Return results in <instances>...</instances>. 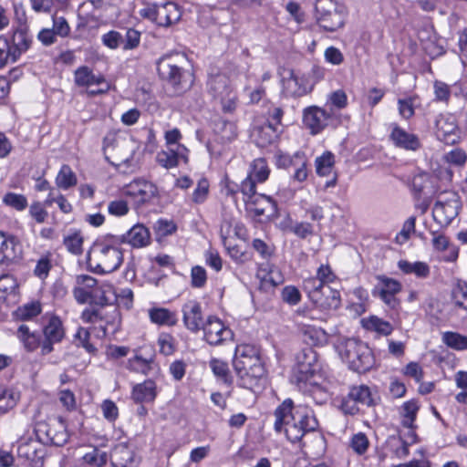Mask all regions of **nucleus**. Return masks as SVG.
Listing matches in <instances>:
<instances>
[{"label":"nucleus","instance_id":"nucleus-18","mask_svg":"<svg viewBox=\"0 0 467 467\" xmlns=\"http://www.w3.org/2000/svg\"><path fill=\"white\" fill-rule=\"evenodd\" d=\"M331 114L317 106H309L303 110V123L311 134L320 133L329 123Z\"/></svg>","mask_w":467,"mask_h":467},{"label":"nucleus","instance_id":"nucleus-25","mask_svg":"<svg viewBox=\"0 0 467 467\" xmlns=\"http://www.w3.org/2000/svg\"><path fill=\"white\" fill-rule=\"evenodd\" d=\"M298 330L305 343L310 346H323L327 342L325 330L312 325L298 323Z\"/></svg>","mask_w":467,"mask_h":467},{"label":"nucleus","instance_id":"nucleus-39","mask_svg":"<svg viewBox=\"0 0 467 467\" xmlns=\"http://www.w3.org/2000/svg\"><path fill=\"white\" fill-rule=\"evenodd\" d=\"M83 236L78 230H70L64 236V245L67 250L73 254H81L83 252Z\"/></svg>","mask_w":467,"mask_h":467},{"label":"nucleus","instance_id":"nucleus-29","mask_svg":"<svg viewBox=\"0 0 467 467\" xmlns=\"http://www.w3.org/2000/svg\"><path fill=\"white\" fill-rule=\"evenodd\" d=\"M100 314L101 317H99V323H101L100 328L103 336H106L109 330L112 333L116 332L120 324V316L118 308L114 306L109 307L101 306Z\"/></svg>","mask_w":467,"mask_h":467},{"label":"nucleus","instance_id":"nucleus-58","mask_svg":"<svg viewBox=\"0 0 467 467\" xmlns=\"http://www.w3.org/2000/svg\"><path fill=\"white\" fill-rule=\"evenodd\" d=\"M431 183V178L427 172H419L415 174L411 180V189L417 194H420L428 189L429 184Z\"/></svg>","mask_w":467,"mask_h":467},{"label":"nucleus","instance_id":"nucleus-40","mask_svg":"<svg viewBox=\"0 0 467 467\" xmlns=\"http://www.w3.org/2000/svg\"><path fill=\"white\" fill-rule=\"evenodd\" d=\"M77 182L78 179L72 169L67 164L62 165L56 177L57 186L62 190H68L75 186Z\"/></svg>","mask_w":467,"mask_h":467},{"label":"nucleus","instance_id":"nucleus-5","mask_svg":"<svg viewBox=\"0 0 467 467\" xmlns=\"http://www.w3.org/2000/svg\"><path fill=\"white\" fill-rule=\"evenodd\" d=\"M182 60V57L179 55H168L161 57L157 62L159 76L180 89L190 86L192 82V75L180 66Z\"/></svg>","mask_w":467,"mask_h":467},{"label":"nucleus","instance_id":"nucleus-24","mask_svg":"<svg viewBox=\"0 0 467 467\" xmlns=\"http://www.w3.org/2000/svg\"><path fill=\"white\" fill-rule=\"evenodd\" d=\"M95 285V278L88 275L77 276V285L73 289L74 298L79 304L89 303Z\"/></svg>","mask_w":467,"mask_h":467},{"label":"nucleus","instance_id":"nucleus-13","mask_svg":"<svg viewBox=\"0 0 467 467\" xmlns=\"http://www.w3.org/2000/svg\"><path fill=\"white\" fill-rule=\"evenodd\" d=\"M121 192L124 196L131 199L136 208L151 202L158 194L157 187L153 183L140 179L125 185Z\"/></svg>","mask_w":467,"mask_h":467},{"label":"nucleus","instance_id":"nucleus-12","mask_svg":"<svg viewBox=\"0 0 467 467\" xmlns=\"http://www.w3.org/2000/svg\"><path fill=\"white\" fill-rule=\"evenodd\" d=\"M319 368L317 352L311 348H306L296 355L292 380L297 384L309 381L319 371Z\"/></svg>","mask_w":467,"mask_h":467},{"label":"nucleus","instance_id":"nucleus-56","mask_svg":"<svg viewBox=\"0 0 467 467\" xmlns=\"http://www.w3.org/2000/svg\"><path fill=\"white\" fill-rule=\"evenodd\" d=\"M210 367L216 377L222 379L224 383L231 382L230 371L226 362L220 359H212Z\"/></svg>","mask_w":467,"mask_h":467},{"label":"nucleus","instance_id":"nucleus-6","mask_svg":"<svg viewBox=\"0 0 467 467\" xmlns=\"http://www.w3.org/2000/svg\"><path fill=\"white\" fill-rule=\"evenodd\" d=\"M462 209L461 197L455 192H443L437 196L432 208L433 220L441 227H448Z\"/></svg>","mask_w":467,"mask_h":467},{"label":"nucleus","instance_id":"nucleus-41","mask_svg":"<svg viewBox=\"0 0 467 467\" xmlns=\"http://www.w3.org/2000/svg\"><path fill=\"white\" fill-rule=\"evenodd\" d=\"M42 311L39 301H31L16 308L14 316L18 320H29L38 316Z\"/></svg>","mask_w":467,"mask_h":467},{"label":"nucleus","instance_id":"nucleus-42","mask_svg":"<svg viewBox=\"0 0 467 467\" xmlns=\"http://www.w3.org/2000/svg\"><path fill=\"white\" fill-rule=\"evenodd\" d=\"M419 406L415 400L406 401L400 408L401 425L403 427H416L415 420Z\"/></svg>","mask_w":467,"mask_h":467},{"label":"nucleus","instance_id":"nucleus-61","mask_svg":"<svg viewBox=\"0 0 467 467\" xmlns=\"http://www.w3.org/2000/svg\"><path fill=\"white\" fill-rule=\"evenodd\" d=\"M74 337L78 341V346L84 348L88 353L95 354L97 352L95 346L89 343L90 333L88 329L78 327Z\"/></svg>","mask_w":467,"mask_h":467},{"label":"nucleus","instance_id":"nucleus-17","mask_svg":"<svg viewBox=\"0 0 467 467\" xmlns=\"http://www.w3.org/2000/svg\"><path fill=\"white\" fill-rule=\"evenodd\" d=\"M184 327L192 333L200 331L204 324L202 304L195 299L187 300L182 306Z\"/></svg>","mask_w":467,"mask_h":467},{"label":"nucleus","instance_id":"nucleus-33","mask_svg":"<svg viewBox=\"0 0 467 467\" xmlns=\"http://www.w3.org/2000/svg\"><path fill=\"white\" fill-rule=\"evenodd\" d=\"M261 278V287L265 290L274 288L284 282L280 270L272 265H266L258 275Z\"/></svg>","mask_w":467,"mask_h":467},{"label":"nucleus","instance_id":"nucleus-31","mask_svg":"<svg viewBox=\"0 0 467 467\" xmlns=\"http://www.w3.org/2000/svg\"><path fill=\"white\" fill-rule=\"evenodd\" d=\"M398 267L405 275H414L420 279H426L431 275V267L426 262L400 260Z\"/></svg>","mask_w":467,"mask_h":467},{"label":"nucleus","instance_id":"nucleus-30","mask_svg":"<svg viewBox=\"0 0 467 467\" xmlns=\"http://www.w3.org/2000/svg\"><path fill=\"white\" fill-rule=\"evenodd\" d=\"M157 396V387L154 381L145 380L133 387L131 397L137 403L152 402Z\"/></svg>","mask_w":467,"mask_h":467},{"label":"nucleus","instance_id":"nucleus-4","mask_svg":"<svg viewBox=\"0 0 467 467\" xmlns=\"http://www.w3.org/2000/svg\"><path fill=\"white\" fill-rule=\"evenodd\" d=\"M338 352L349 368L358 373L368 371L374 364L371 350L365 343L358 339H346L339 345Z\"/></svg>","mask_w":467,"mask_h":467},{"label":"nucleus","instance_id":"nucleus-15","mask_svg":"<svg viewBox=\"0 0 467 467\" xmlns=\"http://www.w3.org/2000/svg\"><path fill=\"white\" fill-rule=\"evenodd\" d=\"M436 136L446 144H454L460 139L456 118L451 114H441L435 120Z\"/></svg>","mask_w":467,"mask_h":467},{"label":"nucleus","instance_id":"nucleus-57","mask_svg":"<svg viewBox=\"0 0 467 467\" xmlns=\"http://www.w3.org/2000/svg\"><path fill=\"white\" fill-rule=\"evenodd\" d=\"M276 128L273 125V123H268L265 126H262L257 130L258 134V143L262 146L272 143L276 138Z\"/></svg>","mask_w":467,"mask_h":467},{"label":"nucleus","instance_id":"nucleus-50","mask_svg":"<svg viewBox=\"0 0 467 467\" xmlns=\"http://www.w3.org/2000/svg\"><path fill=\"white\" fill-rule=\"evenodd\" d=\"M14 42V50L16 53L18 51V55L26 50H27L32 43V38L28 35L27 30L21 28L15 32L13 36Z\"/></svg>","mask_w":467,"mask_h":467},{"label":"nucleus","instance_id":"nucleus-35","mask_svg":"<svg viewBox=\"0 0 467 467\" xmlns=\"http://www.w3.org/2000/svg\"><path fill=\"white\" fill-rule=\"evenodd\" d=\"M114 294V288L110 284H98L95 279V285L93 286V292L89 303L104 306L110 301V295Z\"/></svg>","mask_w":467,"mask_h":467},{"label":"nucleus","instance_id":"nucleus-54","mask_svg":"<svg viewBox=\"0 0 467 467\" xmlns=\"http://www.w3.org/2000/svg\"><path fill=\"white\" fill-rule=\"evenodd\" d=\"M379 293L398 294L401 290V284L393 278L384 275L378 276Z\"/></svg>","mask_w":467,"mask_h":467},{"label":"nucleus","instance_id":"nucleus-23","mask_svg":"<svg viewBox=\"0 0 467 467\" xmlns=\"http://www.w3.org/2000/svg\"><path fill=\"white\" fill-rule=\"evenodd\" d=\"M182 16L179 6L172 2H166L158 5L156 24L160 26L168 27L177 23Z\"/></svg>","mask_w":467,"mask_h":467},{"label":"nucleus","instance_id":"nucleus-47","mask_svg":"<svg viewBox=\"0 0 467 467\" xmlns=\"http://www.w3.org/2000/svg\"><path fill=\"white\" fill-rule=\"evenodd\" d=\"M451 299L454 306L467 312V282L459 281L452 288Z\"/></svg>","mask_w":467,"mask_h":467},{"label":"nucleus","instance_id":"nucleus-34","mask_svg":"<svg viewBox=\"0 0 467 467\" xmlns=\"http://www.w3.org/2000/svg\"><path fill=\"white\" fill-rule=\"evenodd\" d=\"M74 80L78 87L90 88L95 84H103L104 77L102 75H95L88 67L82 66L76 69Z\"/></svg>","mask_w":467,"mask_h":467},{"label":"nucleus","instance_id":"nucleus-37","mask_svg":"<svg viewBox=\"0 0 467 467\" xmlns=\"http://www.w3.org/2000/svg\"><path fill=\"white\" fill-rule=\"evenodd\" d=\"M113 467H135L132 451L125 446L116 447L111 453Z\"/></svg>","mask_w":467,"mask_h":467},{"label":"nucleus","instance_id":"nucleus-21","mask_svg":"<svg viewBox=\"0 0 467 467\" xmlns=\"http://www.w3.org/2000/svg\"><path fill=\"white\" fill-rule=\"evenodd\" d=\"M158 163L166 169H171L181 162H188V149L185 146H176V148L167 147L166 150L157 154Z\"/></svg>","mask_w":467,"mask_h":467},{"label":"nucleus","instance_id":"nucleus-19","mask_svg":"<svg viewBox=\"0 0 467 467\" xmlns=\"http://www.w3.org/2000/svg\"><path fill=\"white\" fill-rule=\"evenodd\" d=\"M43 333L45 340L41 344V353L47 355L53 351V344L60 342L65 336L60 318L56 316L51 317L44 327Z\"/></svg>","mask_w":467,"mask_h":467},{"label":"nucleus","instance_id":"nucleus-27","mask_svg":"<svg viewBox=\"0 0 467 467\" xmlns=\"http://www.w3.org/2000/svg\"><path fill=\"white\" fill-rule=\"evenodd\" d=\"M390 138L397 147L405 150H416L420 146V140L415 134L410 133L398 126L393 128Z\"/></svg>","mask_w":467,"mask_h":467},{"label":"nucleus","instance_id":"nucleus-60","mask_svg":"<svg viewBox=\"0 0 467 467\" xmlns=\"http://www.w3.org/2000/svg\"><path fill=\"white\" fill-rule=\"evenodd\" d=\"M296 157L297 158V165L294 167L295 172L293 174V180L302 182L307 178L306 160L305 155L301 152H296Z\"/></svg>","mask_w":467,"mask_h":467},{"label":"nucleus","instance_id":"nucleus-8","mask_svg":"<svg viewBox=\"0 0 467 467\" xmlns=\"http://www.w3.org/2000/svg\"><path fill=\"white\" fill-rule=\"evenodd\" d=\"M317 22L320 27L327 32H334L345 24L346 14L334 0H317Z\"/></svg>","mask_w":467,"mask_h":467},{"label":"nucleus","instance_id":"nucleus-9","mask_svg":"<svg viewBox=\"0 0 467 467\" xmlns=\"http://www.w3.org/2000/svg\"><path fill=\"white\" fill-rule=\"evenodd\" d=\"M207 88L213 99L220 101L223 111L231 112L235 109L237 96L226 75L222 73L210 75Z\"/></svg>","mask_w":467,"mask_h":467},{"label":"nucleus","instance_id":"nucleus-38","mask_svg":"<svg viewBox=\"0 0 467 467\" xmlns=\"http://www.w3.org/2000/svg\"><path fill=\"white\" fill-rule=\"evenodd\" d=\"M17 337L27 351L31 352L41 347L40 336L37 333L31 332L26 325H21L18 327Z\"/></svg>","mask_w":467,"mask_h":467},{"label":"nucleus","instance_id":"nucleus-28","mask_svg":"<svg viewBox=\"0 0 467 467\" xmlns=\"http://www.w3.org/2000/svg\"><path fill=\"white\" fill-rule=\"evenodd\" d=\"M431 244L433 249L436 252H447V254L443 257L445 261H456L459 255V252L458 249L451 244L449 237L438 232H431Z\"/></svg>","mask_w":467,"mask_h":467},{"label":"nucleus","instance_id":"nucleus-62","mask_svg":"<svg viewBox=\"0 0 467 467\" xmlns=\"http://www.w3.org/2000/svg\"><path fill=\"white\" fill-rule=\"evenodd\" d=\"M281 297L286 304L296 306L301 301V293L296 286L286 285L282 289Z\"/></svg>","mask_w":467,"mask_h":467},{"label":"nucleus","instance_id":"nucleus-51","mask_svg":"<svg viewBox=\"0 0 467 467\" xmlns=\"http://www.w3.org/2000/svg\"><path fill=\"white\" fill-rule=\"evenodd\" d=\"M443 342L450 348L457 350L467 349V337L455 332H445L442 335Z\"/></svg>","mask_w":467,"mask_h":467},{"label":"nucleus","instance_id":"nucleus-10","mask_svg":"<svg viewBox=\"0 0 467 467\" xmlns=\"http://www.w3.org/2000/svg\"><path fill=\"white\" fill-rule=\"evenodd\" d=\"M35 432L38 441L44 444L62 446L68 440L65 423L56 418L37 421L35 425Z\"/></svg>","mask_w":467,"mask_h":467},{"label":"nucleus","instance_id":"nucleus-55","mask_svg":"<svg viewBox=\"0 0 467 467\" xmlns=\"http://www.w3.org/2000/svg\"><path fill=\"white\" fill-rule=\"evenodd\" d=\"M83 462L91 466L101 467L107 462V453L93 448L83 456Z\"/></svg>","mask_w":467,"mask_h":467},{"label":"nucleus","instance_id":"nucleus-49","mask_svg":"<svg viewBox=\"0 0 467 467\" xmlns=\"http://www.w3.org/2000/svg\"><path fill=\"white\" fill-rule=\"evenodd\" d=\"M318 281L320 283V286L318 288H322L325 286H330V284L336 280L335 274L331 271L328 265H320V267L317 271L316 276L306 278L303 282L308 281Z\"/></svg>","mask_w":467,"mask_h":467},{"label":"nucleus","instance_id":"nucleus-59","mask_svg":"<svg viewBox=\"0 0 467 467\" xmlns=\"http://www.w3.org/2000/svg\"><path fill=\"white\" fill-rule=\"evenodd\" d=\"M433 93L435 100L439 102L448 103L451 97V88L448 84L441 80L433 82Z\"/></svg>","mask_w":467,"mask_h":467},{"label":"nucleus","instance_id":"nucleus-7","mask_svg":"<svg viewBox=\"0 0 467 467\" xmlns=\"http://www.w3.org/2000/svg\"><path fill=\"white\" fill-rule=\"evenodd\" d=\"M318 281L303 282V290L309 300L320 310H337L341 305L339 291L331 286L320 287Z\"/></svg>","mask_w":467,"mask_h":467},{"label":"nucleus","instance_id":"nucleus-1","mask_svg":"<svg viewBox=\"0 0 467 467\" xmlns=\"http://www.w3.org/2000/svg\"><path fill=\"white\" fill-rule=\"evenodd\" d=\"M274 430L284 432L293 443L300 441L306 432L314 431L318 421L306 406H295L291 399H285L274 411Z\"/></svg>","mask_w":467,"mask_h":467},{"label":"nucleus","instance_id":"nucleus-64","mask_svg":"<svg viewBox=\"0 0 467 467\" xmlns=\"http://www.w3.org/2000/svg\"><path fill=\"white\" fill-rule=\"evenodd\" d=\"M368 445L369 441L367 436L362 432L355 434L350 441V447L356 453L359 455L367 451Z\"/></svg>","mask_w":467,"mask_h":467},{"label":"nucleus","instance_id":"nucleus-11","mask_svg":"<svg viewBox=\"0 0 467 467\" xmlns=\"http://www.w3.org/2000/svg\"><path fill=\"white\" fill-rule=\"evenodd\" d=\"M134 142L132 140L116 136L114 134L107 135L103 140V150L106 159L112 163H126L130 161L134 153Z\"/></svg>","mask_w":467,"mask_h":467},{"label":"nucleus","instance_id":"nucleus-44","mask_svg":"<svg viewBox=\"0 0 467 467\" xmlns=\"http://www.w3.org/2000/svg\"><path fill=\"white\" fill-rule=\"evenodd\" d=\"M152 363L151 358H143L141 355L136 354L128 360L127 368L133 372L147 375L151 369Z\"/></svg>","mask_w":467,"mask_h":467},{"label":"nucleus","instance_id":"nucleus-48","mask_svg":"<svg viewBox=\"0 0 467 467\" xmlns=\"http://www.w3.org/2000/svg\"><path fill=\"white\" fill-rule=\"evenodd\" d=\"M270 170L265 159H256L251 164V170L248 173L250 177L257 182H264L267 180Z\"/></svg>","mask_w":467,"mask_h":467},{"label":"nucleus","instance_id":"nucleus-63","mask_svg":"<svg viewBox=\"0 0 467 467\" xmlns=\"http://www.w3.org/2000/svg\"><path fill=\"white\" fill-rule=\"evenodd\" d=\"M129 211L128 202L124 200L116 199L108 203V213L110 215L120 217L126 215Z\"/></svg>","mask_w":467,"mask_h":467},{"label":"nucleus","instance_id":"nucleus-32","mask_svg":"<svg viewBox=\"0 0 467 467\" xmlns=\"http://www.w3.org/2000/svg\"><path fill=\"white\" fill-rule=\"evenodd\" d=\"M148 315L150 322L158 326L172 327L178 321L176 313L165 307L150 308Z\"/></svg>","mask_w":467,"mask_h":467},{"label":"nucleus","instance_id":"nucleus-2","mask_svg":"<svg viewBox=\"0 0 467 467\" xmlns=\"http://www.w3.org/2000/svg\"><path fill=\"white\" fill-rule=\"evenodd\" d=\"M122 237L107 234L97 240L88 254V264L97 274L116 271L123 262Z\"/></svg>","mask_w":467,"mask_h":467},{"label":"nucleus","instance_id":"nucleus-45","mask_svg":"<svg viewBox=\"0 0 467 467\" xmlns=\"http://www.w3.org/2000/svg\"><path fill=\"white\" fill-rule=\"evenodd\" d=\"M348 397L353 399L358 404L366 406H371L373 404L371 391L366 385L352 387L348 392Z\"/></svg>","mask_w":467,"mask_h":467},{"label":"nucleus","instance_id":"nucleus-3","mask_svg":"<svg viewBox=\"0 0 467 467\" xmlns=\"http://www.w3.org/2000/svg\"><path fill=\"white\" fill-rule=\"evenodd\" d=\"M233 365L241 379V386L245 389H251L263 373L258 352L251 345L236 347Z\"/></svg>","mask_w":467,"mask_h":467},{"label":"nucleus","instance_id":"nucleus-53","mask_svg":"<svg viewBox=\"0 0 467 467\" xmlns=\"http://www.w3.org/2000/svg\"><path fill=\"white\" fill-rule=\"evenodd\" d=\"M17 56L18 55L13 51V47L8 40L0 37V68L4 67L9 61L15 62Z\"/></svg>","mask_w":467,"mask_h":467},{"label":"nucleus","instance_id":"nucleus-16","mask_svg":"<svg viewBox=\"0 0 467 467\" xmlns=\"http://www.w3.org/2000/svg\"><path fill=\"white\" fill-rule=\"evenodd\" d=\"M202 329L204 338L210 345H219L223 341L232 339L233 332L216 317L209 316Z\"/></svg>","mask_w":467,"mask_h":467},{"label":"nucleus","instance_id":"nucleus-26","mask_svg":"<svg viewBox=\"0 0 467 467\" xmlns=\"http://www.w3.org/2000/svg\"><path fill=\"white\" fill-rule=\"evenodd\" d=\"M122 237L123 244L128 243L133 247H143L150 244V232L143 224L137 223L130 229L125 234L116 235Z\"/></svg>","mask_w":467,"mask_h":467},{"label":"nucleus","instance_id":"nucleus-46","mask_svg":"<svg viewBox=\"0 0 467 467\" xmlns=\"http://www.w3.org/2000/svg\"><path fill=\"white\" fill-rule=\"evenodd\" d=\"M19 400V395L12 389L0 386V415L13 409Z\"/></svg>","mask_w":467,"mask_h":467},{"label":"nucleus","instance_id":"nucleus-22","mask_svg":"<svg viewBox=\"0 0 467 467\" xmlns=\"http://www.w3.org/2000/svg\"><path fill=\"white\" fill-rule=\"evenodd\" d=\"M246 210L254 216L273 213L276 210L274 200L265 194L254 195L251 199H244Z\"/></svg>","mask_w":467,"mask_h":467},{"label":"nucleus","instance_id":"nucleus-20","mask_svg":"<svg viewBox=\"0 0 467 467\" xmlns=\"http://www.w3.org/2000/svg\"><path fill=\"white\" fill-rule=\"evenodd\" d=\"M22 244L14 235L0 231V264L17 261L22 256Z\"/></svg>","mask_w":467,"mask_h":467},{"label":"nucleus","instance_id":"nucleus-52","mask_svg":"<svg viewBox=\"0 0 467 467\" xmlns=\"http://www.w3.org/2000/svg\"><path fill=\"white\" fill-rule=\"evenodd\" d=\"M3 202L16 211H24L28 204L25 195L15 192H7L3 197Z\"/></svg>","mask_w":467,"mask_h":467},{"label":"nucleus","instance_id":"nucleus-43","mask_svg":"<svg viewBox=\"0 0 467 467\" xmlns=\"http://www.w3.org/2000/svg\"><path fill=\"white\" fill-rule=\"evenodd\" d=\"M316 171L319 176H328L333 174L335 156L329 152H324L316 159Z\"/></svg>","mask_w":467,"mask_h":467},{"label":"nucleus","instance_id":"nucleus-14","mask_svg":"<svg viewBox=\"0 0 467 467\" xmlns=\"http://www.w3.org/2000/svg\"><path fill=\"white\" fill-rule=\"evenodd\" d=\"M315 83L308 77L298 75L294 70H287L282 78V92L286 97L300 98L309 94Z\"/></svg>","mask_w":467,"mask_h":467},{"label":"nucleus","instance_id":"nucleus-36","mask_svg":"<svg viewBox=\"0 0 467 467\" xmlns=\"http://www.w3.org/2000/svg\"><path fill=\"white\" fill-rule=\"evenodd\" d=\"M362 327L381 336H389L393 331V326L376 316H371L361 320Z\"/></svg>","mask_w":467,"mask_h":467}]
</instances>
